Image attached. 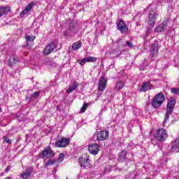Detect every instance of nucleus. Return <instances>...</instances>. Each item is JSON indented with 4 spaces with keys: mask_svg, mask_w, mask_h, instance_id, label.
I'll use <instances>...</instances> for the list:
<instances>
[{
    "mask_svg": "<svg viewBox=\"0 0 179 179\" xmlns=\"http://www.w3.org/2000/svg\"><path fill=\"white\" fill-rule=\"evenodd\" d=\"M174 107H176V99L174 98L171 97L167 102L166 105V110L164 116V120L163 122V125L168 122L170 120V115L173 114V111H174Z\"/></svg>",
    "mask_w": 179,
    "mask_h": 179,
    "instance_id": "obj_1",
    "label": "nucleus"
},
{
    "mask_svg": "<svg viewBox=\"0 0 179 179\" xmlns=\"http://www.w3.org/2000/svg\"><path fill=\"white\" fill-rule=\"evenodd\" d=\"M165 100L166 98L164 97V94H163V93H158L155 96L154 99L151 103V106H152L154 108H159V107L164 103Z\"/></svg>",
    "mask_w": 179,
    "mask_h": 179,
    "instance_id": "obj_2",
    "label": "nucleus"
},
{
    "mask_svg": "<svg viewBox=\"0 0 179 179\" xmlns=\"http://www.w3.org/2000/svg\"><path fill=\"white\" fill-rule=\"evenodd\" d=\"M76 23L71 22L67 24L66 30L64 31V36H73L76 34Z\"/></svg>",
    "mask_w": 179,
    "mask_h": 179,
    "instance_id": "obj_3",
    "label": "nucleus"
},
{
    "mask_svg": "<svg viewBox=\"0 0 179 179\" xmlns=\"http://www.w3.org/2000/svg\"><path fill=\"white\" fill-rule=\"evenodd\" d=\"M169 135L167 134V131L164 129H159L155 134V138L159 142H164L166 139H167Z\"/></svg>",
    "mask_w": 179,
    "mask_h": 179,
    "instance_id": "obj_4",
    "label": "nucleus"
},
{
    "mask_svg": "<svg viewBox=\"0 0 179 179\" xmlns=\"http://www.w3.org/2000/svg\"><path fill=\"white\" fill-rule=\"evenodd\" d=\"M110 134L108 133V131H101L94 136V141H106L107 138H108V136Z\"/></svg>",
    "mask_w": 179,
    "mask_h": 179,
    "instance_id": "obj_5",
    "label": "nucleus"
},
{
    "mask_svg": "<svg viewBox=\"0 0 179 179\" xmlns=\"http://www.w3.org/2000/svg\"><path fill=\"white\" fill-rule=\"evenodd\" d=\"M158 15L159 14L156 13V11L150 10L148 16V24L151 26V27H153V26H155L157 20L156 17H157Z\"/></svg>",
    "mask_w": 179,
    "mask_h": 179,
    "instance_id": "obj_6",
    "label": "nucleus"
},
{
    "mask_svg": "<svg viewBox=\"0 0 179 179\" xmlns=\"http://www.w3.org/2000/svg\"><path fill=\"white\" fill-rule=\"evenodd\" d=\"M57 48V43L51 42L50 43L48 44V45L43 50L44 55H50L54 50Z\"/></svg>",
    "mask_w": 179,
    "mask_h": 179,
    "instance_id": "obj_7",
    "label": "nucleus"
},
{
    "mask_svg": "<svg viewBox=\"0 0 179 179\" xmlns=\"http://www.w3.org/2000/svg\"><path fill=\"white\" fill-rule=\"evenodd\" d=\"M71 142V138L63 137L60 140L57 141L55 143L56 146L57 148H66L69 143Z\"/></svg>",
    "mask_w": 179,
    "mask_h": 179,
    "instance_id": "obj_8",
    "label": "nucleus"
},
{
    "mask_svg": "<svg viewBox=\"0 0 179 179\" xmlns=\"http://www.w3.org/2000/svg\"><path fill=\"white\" fill-rule=\"evenodd\" d=\"M107 87V79L104 76H101L98 83V90L99 92H104Z\"/></svg>",
    "mask_w": 179,
    "mask_h": 179,
    "instance_id": "obj_9",
    "label": "nucleus"
},
{
    "mask_svg": "<svg viewBox=\"0 0 179 179\" xmlns=\"http://www.w3.org/2000/svg\"><path fill=\"white\" fill-rule=\"evenodd\" d=\"M88 150L91 155L96 156L100 152V145L97 143H92L88 146Z\"/></svg>",
    "mask_w": 179,
    "mask_h": 179,
    "instance_id": "obj_10",
    "label": "nucleus"
},
{
    "mask_svg": "<svg viewBox=\"0 0 179 179\" xmlns=\"http://www.w3.org/2000/svg\"><path fill=\"white\" fill-rule=\"evenodd\" d=\"M150 52L152 58L157 55V52H159V41H155L151 44Z\"/></svg>",
    "mask_w": 179,
    "mask_h": 179,
    "instance_id": "obj_11",
    "label": "nucleus"
},
{
    "mask_svg": "<svg viewBox=\"0 0 179 179\" xmlns=\"http://www.w3.org/2000/svg\"><path fill=\"white\" fill-rule=\"evenodd\" d=\"M78 162L83 169H90V159L80 157Z\"/></svg>",
    "mask_w": 179,
    "mask_h": 179,
    "instance_id": "obj_12",
    "label": "nucleus"
},
{
    "mask_svg": "<svg viewBox=\"0 0 179 179\" xmlns=\"http://www.w3.org/2000/svg\"><path fill=\"white\" fill-rule=\"evenodd\" d=\"M170 22V19L167 18L166 20L163 21V22L159 24L156 29H155V31L156 33H162V31H164L166 29H167V24Z\"/></svg>",
    "mask_w": 179,
    "mask_h": 179,
    "instance_id": "obj_13",
    "label": "nucleus"
},
{
    "mask_svg": "<svg viewBox=\"0 0 179 179\" xmlns=\"http://www.w3.org/2000/svg\"><path fill=\"white\" fill-rule=\"evenodd\" d=\"M117 30H120L121 33H127V31H128V26H127V24L122 20L117 22Z\"/></svg>",
    "mask_w": 179,
    "mask_h": 179,
    "instance_id": "obj_14",
    "label": "nucleus"
},
{
    "mask_svg": "<svg viewBox=\"0 0 179 179\" xmlns=\"http://www.w3.org/2000/svg\"><path fill=\"white\" fill-rule=\"evenodd\" d=\"M33 6H34V3L31 2L29 4H28L26 7L25 9L23 10L20 13V17H24V15H27L33 9Z\"/></svg>",
    "mask_w": 179,
    "mask_h": 179,
    "instance_id": "obj_15",
    "label": "nucleus"
},
{
    "mask_svg": "<svg viewBox=\"0 0 179 179\" xmlns=\"http://www.w3.org/2000/svg\"><path fill=\"white\" fill-rule=\"evenodd\" d=\"M54 155V151H52V150H51V148L50 147H48L46 149L42 151V155L43 156V157H53Z\"/></svg>",
    "mask_w": 179,
    "mask_h": 179,
    "instance_id": "obj_16",
    "label": "nucleus"
},
{
    "mask_svg": "<svg viewBox=\"0 0 179 179\" xmlns=\"http://www.w3.org/2000/svg\"><path fill=\"white\" fill-rule=\"evenodd\" d=\"M25 40L27 41V47L28 48H31V45H33V41L36 40V36H25Z\"/></svg>",
    "mask_w": 179,
    "mask_h": 179,
    "instance_id": "obj_17",
    "label": "nucleus"
},
{
    "mask_svg": "<svg viewBox=\"0 0 179 179\" xmlns=\"http://www.w3.org/2000/svg\"><path fill=\"white\" fill-rule=\"evenodd\" d=\"M78 62L80 65H84L86 64V62H96V57H85L81 60H79Z\"/></svg>",
    "mask_w": 179,
    "mask_h": 179,
    "instance_id": "obj_18",
    "label": "nucleus"
},
{
    "mask_svg": "<svg viewBox=\"0 0 179 179\" xmlns=\"http://www.w3.org/2000/svg\"><path fill=\"white\" fill-rule=\"evenodd\" d=\"M171 150V152H174L175 153L179 152V137L174 141Z\"/></svg>",
    "mask_w": 179,
    "mask_h": 179,
    "instance_id": "obj_19",
    "label": "nucleus"
},
{
    "mask_svg": "<svg viewBox=\"0 0 179 179\" xmlns=\"http://www.w3.org/2000/svg\"><path fill=\"white\" fill-rule=\"evenodd\" d=\"M17 62H19V60L17 59V57L15 55H10L8 59L9 66H13V65H15V64H17Z\"/></svg>",
    "mask_w": 179,
    "mask_h": 179,
    "instance_id": "obj_20",
    "label": "nucleus"
},
{
    "mask_svg": "<svg viewBox=\"0 0 179 179\" xmlns=\"http://www.w3.org/2000/svg\"><path fill=\"white\" fill-rule=\"evenodd\" d=\"M79 86V84L78 82H74L73 85H70L66 90L67 94H70V93H72V92H75L76 89H78V87Z\"/></svg>",
    "mask_w": 179,
    "mask_h": 179,
    "instance_id": "obj_21",
    "label": "nucleus"
},
{
    "mask_svg": "<svg viewBox=\"0 0 179 179\" xmlns=\"http://www.w3.org/2000/svg\"><path fill=\"white\" fill-rule=\"evenodd\" d=\"M10 12V7H0V16H3V15H8Z\"/></svg>",
    "mask_w": 179,
    "mask_h": 179,
    "instance_id": "obj_22",
    "label": "nucleus"
},
{
    "mask_svg": "<svg viewBox=\"0 0 179 179\" xmlns=\"http://www.w3.org/2000/svg\"><path fill=\"white\" fill-rule=\"evenodd\" d=\"M125 83L122 80H119L116 83V85L115 86V90L118 92L121 90L124 86Z\"/></svg>",
    "mask_w": 179,
    "mask_h": 179,
    "instance_id": "obj_23",
    "label": "nucleus"
},
{
    "mask_svg": "<svg viewBox=\"0 0 179 179\" xmlns=\"http://www.w3.org/2000/svg\"><path fill=\"white\" fill-rule=\"evenodd\" d=\"M40 93L41 92H34V94H31L29 96H27L26 97V100H29V101L31 100H33V99H37V97H38V96H40Z\"/></svg>",
    "mask_w": 179,
    "mask_h": 179,
    "instance_id": "obj_24",
    "label": "nucleus"
},
{
    "mask_svg": "<svg viewBox=\"0 0 179 179\" xmlns=\"http://www.w3.org/2000/svg\"><path fill=\"white\" fill-rule=\"evenodd\" d=\"M124 160H127V151H122L119 154V161L124 162Z\"/></svg>",
    "mask_w": 179,
    "mask_h": 179,
    "instance_id": "obj_25",
    "label": "nucleus"
},
{
    "mask_svg": "<svg viewBox=\"0 0 179 179\" xmlns=\"http://www.w3.org/2000/svg\"><path fill=\"white\" fill-rule=\"evenodd\" d=\"M80 47H82V43L80 42L74 43L72 45L73 50H79Z\"/></svg>",
    "mask_w": 179,
    "mask_h": 179,
    "instance_id": "obj_26",
    "label": "nucleus"
},
{
    "mask_svg": "<svg viewBox=\"0 0 179 179\" xmlns=\"http://www.w3.org/2000/svg\"><path fill=\"white\" fill-rule=\"evenodd\" d=\"M55 164V159H49L44 165L45 169H47L48 166H52Z\"/></svg>",
    "mask_w": 179,
    "mask_h": 179,
    "instance_id": "obj_27",
    "label": "nucleus"
},
{
    "mask_svg": "<svg viewBox=\"0 0 179 179\" xmlns=\"http://www.w3.org/2000/svg\"><path fill=\"white\" fill-rule=\"evenodd\" d=\"M31 176V173H30L29 171L23 172L21 174V177L23 179L29 178V177H30Z\"/></svg>",
    "mask_w": 179,
    "mask_h": 179,
    "instance_id": "obj_28",
    "label": "nucleus"
},
{
    "mask_svg": "<svg viewBox=\"0 0 179 179\" xmlns=\"http://www.w3.org/2000/svg\"><path fill=\"white\" fill-rule=\"evenodd\" d=\"M148 86H149V83H144L142 86L140 90V92H147L148 90Z\"/></svg>",
    "mask_w": 179,
    "mask_h": 179,
    "instance_id": "obj_29",
    "label": "nucleus"
},
{
    "mask_svg": "<svg viewBox=\"0 0 179 179\" xmlns=\"http://www.w3.org/2000/svg\"><path fill=\"white\" fill-rule=\"evenodd\" d=\"M3 141L4 143H8V145L12 143V140L9 139V138H8L6 136H3Z\"/></svg>",
    "mask_w": 179,
    "mask_h": 179,
    "instance_id": "obj_30",
    "label": "nucleus"
},
{
    "mask_svg": "<svg viewBox=\"0 0 179 179\" xmlns=\"http://www.w3.org/2000/svg\"><path fill=\"white\" fill-rule=\"evenodd\" d=\"M125 45L127 47H128L129 48H134L135 46L134 45V44L132 43V42H131L130 41H127Z\"/></svg>",
    "mask_w": 179,
    "mask_h": 179,
    "instance_id": "obj_31",
    "label": "nucleus"
},
{
    "mask_svg": "<svg viewBox=\"0 0 179 179\" xmlns=\"http://www.w3.org/2000/svg\"><path fill=\"white\" fill-rule=\"evenodd\" d=\"M88 106H89V103H84L83 107L80 110V113H85Z\"/></svg>",
    "mask_w": 179,
    "mask_h": 179,
    "instance_id": "obj_32",
    "label": "nucleus"
},
{
    "mask_svg": "<svg viewBox=\"0 0 179 179\" xmlns=\"http://www.w3.org/2000/svg\"><path fill=\"white\" fill-rule=\"evenodd\" d=\"M171 93L173 94H176L177 96H179V88H172L171 89Z\"/></svg>",
    "mask_w": 179,
    "mask_h": 179,
    "instance_id": "obj_33",
    "label": "nucleus"
},
{
    "mask_svg": "<svg viewBox=\"0 0 179 179\" xmlns=\"http://www.w3.org/2000/svg\"><path fill=\"white\" fill-rule=\"evenodd\" d=\"M64 159H65V155H64V153H60L58 157L59 162H64Z\"/></svg>",
    "mask_w": 179,
    "mask_h": 179,
    "instance_id": "obj_34",
    "label": "nucleus"
},
{
    "mask_svg": "<svg viewBox=\"0 0 179 179\" xmlns=\"http://www.w3.org/2000/svg\"><path fill=\"white\" fill-rule=\"evenodd\" d=\"M12 167L10 166H8L5 170L6 173H8V171H9V170H10Z\"/></svg>",
    "mask_w": 179,
    "mask_h": 179,
    "instance_id": "obj_35",
    "label": "nucleus"
},
{
    "mask_svg": "<svg viewBox=\"0 0 179 179\" xmlns=\"http://www.w3.org/2000/svg\"><path fill=\"white\" fill-rule=\"evenodd\" d=\"M136 26H141V24L136 22Z\"/></svg>",
    "mask_w": 179,
    "mask_h": 179,
    "instance_id": "obj_36",
    "label": "nucleus"
},
{
    "mask_svg": "<svg viewBox=\"0 0 179 179\" xmlns=\"http://www.w3.org/2000/svg\"><path fill=\"white\" fill-rule=\"evenodd\" d=\"M120 73H122V75H124V71H122Z\"/></svg>",
    "mask_w": 179,
    "mask_h": 179,
    "instance_id": "obj_37",
    "label": "nucleus"
},
{
    "mask_svg": "<svg viewBox=\"0 0 179 179\" xmlns=\"http://www.w3.org/2000/svg\"><path fill=\"white\" fill-rule=\"evenodd\" d=\"M1 112H2V108H0V113H1Z\"/></svg>",
    "mask_w": 179,
    "mask_h": 179,
    "instance_id": "obj_38",
    "label": "nucleus"
},
{
    "mask_svg": "<svg viewBox=\"0 0 179 179\" xmlns=\"http://www.w3.org/2000/svg\"><path fill=\"white\" fill-rule=\"evenodd\" d=\"M141 71H144V69H141Z\"/></svg>",
    "mask_w": 179,
    "mask_h": 179,
    "instance_id": "obj_39",
    "label": "nucleus"
},
{
    "mask_svg": "<svg viewBox=\"0 0 179 179\" xmlns=\"http://www.w3.org/2000/svg\"><path fill=\"white\" fill-rule=\"evenodd\" d=\"M1 1H5V0H1Z\"/></svg>",
    "mask_w": 179,
    "mask_h": 179,
    "instance_id": "obj_40",
    "label": "nucleus"
}]
</instances>
